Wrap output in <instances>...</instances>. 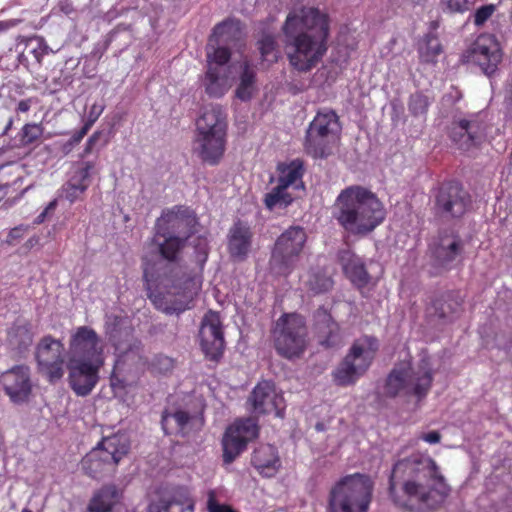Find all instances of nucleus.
<instances>
[{"label":"nucleus","mask_w":512,"mask_h":512,"mask_svg":"<svg viewBox=\"0 0 512 512\" xmlns=\"http://www.w3.org/2000/svg\"><path fill=\"white\" fill-rule=\"evenodd\" d=\"M439 317H441V318H445V317H446L445 312H444V311H442V312L439 314Z\"/></svg>","instance_id":"69168bd1"},{"label":"nucleus","mask_w":512,"mask_h":512,"mask_svg":"<svg viewBox=\"0 0 512 512\" xmlns=\"http://www.w3.org/2000/svg\"><path fill=\"white\" fill-rule=\"evenodd\" d=\"M96 172L95 161H78L73 164L69 179L61 188V197L70 203L82 200Z\"/></svg>","instance_id":"aec40b11"},{"label":"nucleus","mask_w":512,"mask_h":512,"mask_svg":"<svg viewBox=\"0 0 512 512\" xmlns=\"http://www.w3.org/2000/svg\"><path fill=\"white\" fill-rule=\"evenodd\" d=\"M345 227V237L346 242L349 243V238L351 235L353 236H360V235H367L371 233L375 226H344Z\"/></svg>","instance_id":"8fccbe9b"},{"label":"nucleus","mask_w":512,"mask_h":512,"mask_svg":"<svg viewBox=\"0 0 512 512\" xmlns=\"http://www.w3.org/2000/svg\"><path fill=\"white\" fill-rule=\"evenodd\" d=\"M43 127L37 123H27L21 129L20 141L22 145H30L37 141L43 134Z\"/></svg>","instance_id":"c03bdc74"},{"label":"nucleus","mask_w":512,"mask_h":512,"mask_svg":"<svg viewBox=\"0 0 512 512\" xmlns=\"http://www.w3.org/2000/svg\"><path fill=\"white\" fill-rule=\"evenodd\" d=\"M152 243L161 256L168 261H177L185 240L174 234L171 226H156Z\"/></svg>","instance_id":"bb28decb"},{"label":"nucleus","mask_w":512,"mask_h":512,"mask_svg":"<svg viewBox=\"0 0 512 512\" xmlns=\"http://www.w3.org/2000/svg\"><path fill=\"white\" fill-rule=\"evenodd\" d=\"M156 224H197L196 213L185 205H175L162 211Z\"/></svg>","instance_id":"4c0bfd02"},{"label":"nucleus","mask_w":512,"mask_h":512,"mask_svg":"<svg viewBox=\"0 0 512 512\" xmlns=\"http://www.w3.org/2000/svg\"><path fill=\"white\" fill-rule=\"evenodd\" d=\"M280 176L278 183L285 188L304 189L302 177L304 174L303 162L299 159L291 161L289 164L278 166Z\"/></svg>","instance_id":"e433bc0d"},{"label":"nucleus","mask_w":512,"mask_h":512,"mask_svg":"<svg viewBox=\"0 0 512 512\" xmlns=\"http://www.w3.org/2000/svg\"><path fill=\"white\" fill-rule=\"evenodd\" d=\"M103 111H104V106L97 105V104L92 105V107L89 111V114H88V119L84 125L90 129L92 127V125L100 117V115L102 114Z\"/></svg>","instance_id":"603ef678"},{"label":"nucleus","mask_w":512,"mask_h":512,"mask_svg":"<svg viewBox=\"0 0 512 512\" xmlns=\"http://www.w3.org/2000/svg\"><path fill=\"white\" fill-rule=\"evenodd\" d=\"M238 24L225 20L214 27L210 36L206 48L207 69L202 79V86L210 98L223 97L232 86V66L228 65L231 51L227 45L240 32Z\"/></svg>","instance_id":"7ed1b4c3"},{"label":"nucleus","mask_w":512,"mask_h":512,"mask_svg":"<svg viewBox=\"0 0 512 512\" xmlns=\"http://www.w3.org/2000/svg\"><path fill=\"white\" fill-rule=\"evenodd\" d=\"M251 246V233L247 226H234L230 231L228 248L232 257L243 259Z\"/></svg>","instance_id":"f704fd0d"},{"label":"nucleus","mask_w":512,"mask_h":512,"mask_svg":"<svg viewBox=\"0 0 512 512\" xmlns=\"http://www.w3.org/2000/svg\"><path fill=\"white\" fill-rule=\"evenodd\" d=\"M315 325L320 335L319 342L327 347L338 343V325L332 320L325 309H319L315 314Z\"/></svg>","instance_id":"473e14b6"},{"label":"nucleus","mask_w":512,"mask_h":512,"mask_svg":"<svg viewBox=\"0 0 512 512\" xmlns=\"http://www.w3.org/2000/svg\"><path fill=\"white\" fill-rule=\"evenodd\" d=\"M485 115L471 113L463 117H454L449 132L451 141L463 151L479 147L486 137Z\"/></svg>","instance_id":"4468645a"},{"label":"nucleus","mask_w":512,"mask_h":512,"mask_svg":"<svg viewBox=\"0 0 512 512\" xmlns=\"http://www.w3.org/2000/svg\"><path fill=\"white\" fill-rule=\"evenodd\" d=\"M379 348L373 336L356 339L349 352L333 371V379L340 386L355 384L369 369Z\"/></svg>","instance_id":"9d476101"},{"label":"nucleus","mask_w":512,"mask_h":512,"mask_svg":"<svg viewBox=\"0 0 512 512\" xmlns=\"http://www.w3.org/2000/svg\"><path fill=\"white\" fill-rule=\"evenodd\" d=\"M37 368L49 382L60 380L65 373L64 344L61 340L47 335L41 338L35 348Z\"/></svg>","instance_id":"dca6fc26"},{"label":"nucleus","mask_w":512,"mask_h":512,"mask_svg":"<svg viewBox=\"0 0 512 512\" xmlns=\"http://www.w3.org/2000/svg\"><path fill=\"white\" fill-rule=\"evenodd\" d=\"M0 384L14 403L25 401L31 392L30 369L17 365L0 375Z\"/></svg>","instance_id":"5701e85b"},{"label":"nucleus","mask_w":512,"mask_h":512,"mask_svg":"<svg viewBox=\"0 0 512 512\" xmlns=\"http://www.w3.org/2000/svg\"><path fill=\"white\" fill-rule=\"evenodd\" d=\"M193 153L202 163L216 166L222 160L227 143L228 119L219 104L206 108L196 120Z\"/></svg>","instance_id":"39448f33"},{"label":"nucleus","mask_w":512,"mask_h":512,"mask_svg":"<svg viewBox=\"0 0 512 512\" xmlns=\"http://www.w3.org/2000/svg\"><path fill=\"white\" fill-rule=\"evenodd\" d=\"M336 139L318 135V133L306 130L305 150L314 158H327L332 153V145Z\"/></svg>","instance_id":"c9c22d12"},{"label":"nucleus","mask_w":512,"mask_h":512,"mask_svg":"<svg viewBox=\"0 0 512 512\" xmlns=\"http://www.w3.org/2000/svg\"><path fill=\"white\" fill-rule=\"evenodd\" d=\"M307 130L337 140L341 127L339 118L333 110H323L317 113Z\"/></svg>","instance_id":"7c9ffc66"},{"label":"nucleus","mask_w":512,"mask_h":512,"mask_svg":"<svg viewBox=\"0 0 512 512\" xmlns=\"http://www.w3.org/2000/svg\"><path fill=\"white\" fill-rule=\"evenodd\" d=\"M252 464L262 476H274L281 466L277 449L270 444L260 445L253 452Z\"/></svg>","instance_id":"cd10ccee"},{"label":"nucleus","mask_w":512,"mask_h":512,"mask_svg":"<svg viewBox=\"0 0 512 512\" xmlns=\"http://www.w3.org/2000/svg\"><path fill=\"white\" fill-rule=\"evenodd\" d=\"M495 5L487 4L478 8L474 13V24L482 26L495 12Z\"/></svg>","instance_id":"49530a36"},{"label":"nucleus","mask_w":512,"mask_h":512,"mask_svg":"<svg viewBox=\"0 0 512 512\" xmlns=\"http://www.w3.org/2000/svg\"><path fill=\"white\" fill-rule=\"evenodd\" d=\"M10 27V24L5 21H0V32L7 30Z\"/></svg>","instance_id":"0e129e2a"},{"label":"nucleus","mask_w":512,"mask_h":512,"mask_svg":"<svg viewBox=\"0 0 512 512\" xmlns=\"http://www.w3.org/2000/svg\"><path fill=\"white\" fill-rule=\"evenodd\" d=\"M101 132L100 131H96L94 132L87 140L86 144H85V147L83 149V152L80 154V158H85L87 155H89L90 153H92L93 149H94V146L95 144L99 141L100 137H101Z\"/></svg>","instance_id":"3c124183"},{"label":"nucleus","mask_w":512,"mask_h":512,"mask_svg":"<svg viewBox=\"0 0 512 512\" xmlns=\"http://www.w3.org/2000/svg\"><path fill=\"white\" fill-rule=\"evenodd\" d=\"M306 241L301 226H290L275 243L270 260L271 270L277 275H288Z\"/></svg>","instance_id":"ddd939ff"},{"label":"nucleus","mask_w":512,"mask_h":512,"mask_svg":"<svg viewBox=\"0 0 512 512\" xmlns=\"http://www.w3.org/2000/svg\"><path fill=\"white\" fill-rule=\"evenodd\" d=\"M125 319L115 314L106 315L105 332L115 347V365L111 374V386L114 390L124 388L125 382L120 377L126 364H133L139 358V347L131 331L124 328Z\"/></svg>","instance_id":"1a4fd4ad"},{"label":"nucleus","mask_w":512,"mask_h":512,"mask_svg":"<svg viewBox=\"0 0 512 512\" xmlns=\"http://www.w3.org/2000/svg\"><path fill=\"white\" fill-rule=\"evenodd\" d=\"M47 214H48V213H47L46 211H43L42 213H40V214L38 215V217L36 218V220H35V224H40V223H42V222L45 220V217H46V215H47Z\"/></svg>","instance_id":"680f3d73"},{"label":"nucleus","mask_w":512,"mask_h":512,"mask_svg":"<svg viewBox=\"0 0 512 512\" xmlns=\"http://www.w3.org/2000/svg\"><path fill=\"white\" fill-rule=\"evenodd\" d=\"M339 260L342 264L344 273L354 285L361 288L368 284L370 277L365 270L363 263L350 250L341 251L339 254Z\"/></svg>","instance_id":"c85d7f7f"},{"label":"nucleus","mask_w":512,"mask_h":512,"mask_svg":"<svg viewBox=\"0 0 512 512\" xmlns=\"http://www.w3.org/2000/svg\"><path fill=\"white\" fill-rule=\"evenodd\" d=\"M33 341V334L26 323L14 324L8 331V343L19 352L27 350Z\"/></svg>","instance_id":"58836bf2"},{"label":"nucleus","mask_w":512,"mask_h":512,"mask_svg":"<svg viewBox=\"0 0 512 512\" xmlns=\"http://www.w3.org/2000/svg\"><path fill=\"white\" fill-rule=\"evenodd\" d=\"M248 401L255 413H275L277 417H282L283 397L270 381L260 382L253 389Z\"/></svg>","instance_id":"b1692460"},{"label":"nucleus","mask_w":512,"mask_h":512,"mask_svg":"<svg viewBox=\"0 0 512 512\" xmlns=\"http://www.w3.org/2000/svg\"><path fill=\"white\" fill-rule=\"evenodd\" d=\"M129 438L125 433H117L104 437L82 460V467L91 477L97 478L104 472H109L128 453Z\"/></svg>","instance_id":"9b49d317"},{"label":"nucleus","mask_w":512,"mask_h":512,"mask_svg":"<svg viewBox=\"0 0 512 512\" xmlns=\"http://www.w3.org/2000/svg\"><path fill=\"white\" fill-rule=\"evenodd\" d=\"M197 419L191 417L189 413L181 409L165 410L162 415V428L165 433L179 432L185 434L189 427Z\"/></svg>","instance_id":"72a5a7b5"},{"label":"nucleus","mask_w":512,"mask_h":512,"mask_svg":"<svg viewBox=\"0 0 512 512\" xmlns=\"http://www.w3.org/2000/svg\"><path fill=\"white\" fill-rule=\"evenodd\" d=\"M470 204V195L459 182L448 181L439 187L435 208L443 219H459L467 212Z\"/></svg>","instance_id":"f3484780"},{"label":"nucleus","mask_w":512,"mask_h":512,"mask_svg":"<svg viewBox=\"0 0 512 512\" xmlns=\"http://www.w3.org/2000/svg\"><path fill=\"white\" fill-rule=\"evenodd\" d=\"M261 57L265 61H275L276 56V41L274 36L265 34L258 42Z\"/></svg>","instance_id":"a18cd8bd"},{"label":"nucleus","mask_w":512,"mask_h":512,"mask_svg":"<svg viewBox=\"0 0 512 512\" xmlns=\"http://www.w3.org/2000/svg\"><path fill=\"white\" fill-rule=\"evenodd\" d=\"M467 58L477 64L484 74L492 76L502 60V52L493 35L482 34L467 50Z\"/></svg>","instance_id":"6ab92c4d"},{"label":"nucleus","mask_w":512,"mask_h":512,"mask_svg":"<svg viewBox=\"0 0 512 512\" xmlns=\"http://www.w3.org/2000/svg\"><path fill=\"white\" fill-rule=\"evenodd\" d=\"M463 249L462 241L451 232L441 234L431 245L430 250L435 260L442 266H447L457 259Z\"/></svg>","instance_id":"a878e982"},{"label":"nucleus","mask_w":512,"mask_h":512,"mask_svg":"<svg viewBox=\"0 0 512 512\" xmlns=\"http://www.w3.org/2000/svg\"><path fill=\"white\" fill-rule=\"evenodd\" d=\"M292 201L293 197L287 192V188L279 183L269 193H267L264 198V203L270 210H273L276 207H287L292 203Z\"/></svg>","instance_id":"a19ab883"},{"label":"nucleus","mask_w":512,"mask_h":512,"mask_svg":"<svg viewBox=\"0 0 512 512\" xmlns=\"http://www.w3.org/2000/svg\"><path fill=\"white\" fill-rule=\"evenodd\" d=\"M419 439H421L429 444H436L440 441L441 435L437 431H430L428 433H422L419 436Z\"/></svg>","instance_id":"864d4df0"},{"label":"nucleus","mask_w":512,"mask_h":512,"mask_svg":"<svg viewBox=\"0 0 512 512\" xmlns=\"http://www.w3.org/2000/svg\"><path fill=\"white\" fill-rule=\"evenodd\" d=\"M69 383L78 396H87L99 380V371L104 363L79 362L67 363Z\"/></svg>","instance_id":"4be33fe9"},{"label":"nucleus","mask_w":512,"mask_h":512,"mask_svg":"<svg viewBox=\"0 0 512 512\" xmlns=\"http://www.w3.org/2000/svg\"><path fill=\"white\" fill-rule=\"evenodd\" d=\"M282 30L289 62L298 71H310L326 54L329 17L319 9L302 7L290 12Z\"/></svg>","instance_id":"f03ea898"},{"label":"nucleus","mask_w":512,"mask_h":512,"mask_svg":"<svg viewBox=\"0 0 512 512\" xmlns=\"http://www.w3.org/2000/svg\"><path fill=\"white\" fill-rule=\"evenodd\" d=\"M335 215L339 224H381L386 208L378 196L361 185L343 189L336 198Z\"/></svg>","instance_id":"423d86ee"},{"label":"nucleus","mask_w":512,"mask_h":512,"mask_svg":"<svg viewBox=\"0 0 512 512\" xmlns=\"http://www.w3.org/2000/svg\"><path fill=\"white\" fill-rule=\"evenodd\" d=\"M443 3L446 4L447 8L451 12H460L463 13L469 10L472 5V0H442Z\"/></svg>","instance_id":"09e8293b"},{"label":"nucleus","mask_w":512,"mask_h":512,"mask_svg":"<svg viewBox=\"0 0 512 512\" xmlns=\"http://www.w3.org/2000/svg\"><path fill=\"white\" fill-rule=\"evenodd\" d=\"M89 128L87 126H83L79 131L73 134L71 139L69 140L70 145H76L80 143V141L84 138V136L88 133Z\"/></svg>","instance_id":"6e6d98bb"},{"label":"nucleus","mask_w":512,"mask_h":512,"mask_svg":"<svg viewBox=\"0 0 512 512\" xmlns=\"http://www.w3.org/2000/svg\"><path fill=\"white\" fill-rule=\"evenodd\" d=\"M207 509L209 512H237L228 505L218 503L213 491L208 494Z\"/></svg>","instance_id":"de8ad7c7"},{"label":"nucleus","mask_w":512,"mask_h":512,"mask_svg":"<svg viewBox=\"0 0 512 512\" xmlns=\"http://www.w3.org/2000/svg\"><path fill=\"white\" fill-rule=\"evenodd\" d=\"M57 206V201L56 200H53L51 201L48 206L45 208L44 211H46L47 213L51 212V211H54L55 208Z\"/></svg>","instance_id":"052dcab7"},{"label":"nucleus","mask_w":512,"mask_h":512,"mask_svg":"<svg viewBox=\"0 0 512 512\" xmlns=\"http://www.w3.org/2000/svg\"><path fill=\"white\" fill-rule=\"evenodd\" d=\"M257 435L258 426L252 418L238 420L228 427L222 441L224 462H233Z\"/></svg>","instance_id":"a211bd4d"},{"label":"nucleus","mask_w":512,"mask_h":512,"mask_svg":"<svg viewBox=\"0 0 512 512\" xmlns=\"http://www.w3.org/2000/svg\"><path fill=\"white\" fill-rule=\"evenodd\" d=\"M307 329L304 318L296 313L283 314L273 329L277 352L288 359L299 357L307 345Z\"/></svg>","instance_id":"f8f14e48"},{"label":"nucleus","mask_w":512,"mask_h":512,"mask_svg":"<svg viewBox=\"0 0 512 512\" xmlns=\"http://www.w3.org/2000/svg\"><path fill=\"white\" fill-rule=\"evenodd\" d=\"M238 74L239 83L235 90V97L243 102L250 101L257 90L256 69L247 60H244L239 64Z\"/></svg>","instance_id":"c756f323"},{"label":"nucleus","mask_w":512,"mask_h":512,"mask_svg":"<svg viewBox=\"0 0 512 512\" xmlns=\"http://www.w3.org/2000/svg\"><path fill=\"white\" fill-rule=\"evenodd\" d=\"M430 104V97L422 91L411 94L407 102L408 111L415 118H425Z\"/></svg>","instance_id":"37998d69"},{"label":"nucleus","mask_w":512,"mask_h":512,"mask_svg":"<svg viewBox=\"0 0 512 512\" xmlns=\"http://www.w3.org/2000/svg\"><path fill=\"white\" fill-rule=\"evenodd\" d=\"M374 483L361 473L340 478L330 489L327 512H368Z\"/></svg>","instance_id":"0eeeda50"},{"label":"nucleus","mask_w":512,"mask_h":512,"mask_svg":"<svg viewBox=\"0 0 512 512\" xmlns=\"http://www.w3.org/2000/svg\"><path fill=\"white\" fill-rule=\"evenodd\" d=\"M12 125H13V118H10L4 128V131H3V135H6L8 133V131L12 128Z\"/></svg>","instance_id":"e2e57ef3"},{"label":"nucleus","mask_w":512,"mask_h":512,"mask_svg":"<svg viewBox=\"0 0 512 512\" xmlns=\"http://www.w3.org/2000/svg\"><path fill=\"white\" fill-rule=\"evenodd\" d=\"M419 58L423 63H434L442 52V46L436 35L429 33L419 44Z\"/></svg>","instance_id":"ea45409f"},{"label":"nucleus","mask_w":512,"mask_h":512,"mask_svg":"<svg viewBox=\"0 0 512 512\" xmlns=\"http://www.w3.org/2000/svg\"><path fill=\"white\" fill-rule=\"evenodd\" d=\"M119 500L120 493L115 486H104L90 500L87 512H116Z\"/></svg>","instance_id":"2f4dec72"},{"label":"nucleus","mask_w":512,"mask_h":512,"mask_svg":"<svg viewBox=\"0 0 512 512\" xmlns=\"http://www.w3.org/2000/svg\"><path fill=\"white\" fill-rule=\"evenodd\" d=\"M144 279L147 282L149 299L156 309L168 315H178L190 309L201 286L196 277L186 273L181 276L166 275L154 285L153 273L148 266L144 267Z\"/></svg>","instance_id":"20e7f679"},{"label":"nucleus","mask_w":512,"mask_h":512,"mask_svg":"<svg viewBox=\"0 0 512 512\" xmlns=\"http://www.w3.org/2000/svg\"><path fill=\"white\" fill-rule=\"evenodd\" d=\"M450 487L436 462L418 454L398 460L390 477V495L396 505L423 512L441 505Z\"/></svg>","instance_id":"f257e3e1"},{"label":"nucleus","mask_w":512,"mask_h":512,"mask_svg":"<svg viewBox=\"0 0 512 512\" xmlns=\"http://www.w3.org/2000/svg\"><path fill=\"white\" fill-rule=\"evenodd\" d=\"M32 102H33L32 98L23 99V100L19 101L16 111L22 112V113L28 112L31 108Z\"/></svg>","instance_id":"13d9d810"},{"label":"nucleus","mask_w":512,"mask_h":512,"mask_svg":"<svg viewBox=\"0 0 512 512\" xmlns=\"http://www.w3.org/2000/svg\"><path fill=\"white\" fill-rule=\"evenodd\" d=\"M306 285L314 294H320L332 288L333 280L326 270L312 271L306 280Z\"/></svg>","instance_id":"79ce46f5"},{"label":"nucleus","mask_w":512,"mask_h":512,"mask_svg":"<svg viewBox=\"0 0 512 512\" xmlns=\"http://www.w3.org/2000/svg\"><path fill=\"white\" fill-rule=\"evenodd\" d=\"M24 234V226H14L8 235L7 242L13 244L16 239L22 237Z\"/></svg>","instance_id":"5fc2aeb1"},{"label":"nucleus","mask_w":512,"mask_h":512,"mask_svg":"<svg viewBox=\"0 0 512 512\" xmlns=\"http://www.w3.org/2000/svg\"><path fill=\"white\" fill-rule=\"evenodd\" d=\"M508 93L509 96L507 98L508 105L512 106V77L510 82L508 83Z\"/></svg>","instance_id":"bf43d9fd"},{"label":"nucleus","mask_w":512,"mask_h":512,"mask_svg":"<svg viewBox=\"0 0 512 512\" xmlns=\"http://www.w3.org/2000/svg\"><path fill=\"white\" fill-rule=\"evenodd\" d=\"M79 362L104 363L101 339L88 326L77 327L70 337L67 363Z\"/></svg>","instance_id":"2eb2a0df"},{"label":"nucleus","mask_w":512,"mask_h":512,"mask_svg":"<svg viewBox=\"0 0 512 512\" xmlns=\"http://www.w3.org/2000/svg\"><path fill=\"white\" fill-rule=\"evenodd\" d=\"M199 336L205 355L212 360H216L222 354L224 348V337L218 313L209 311L205 314Z\"/></svg>","instance_id":"412c9836"},{"label":"nucleus","mask_w":512,"mask_h":512,"mask_svg":"<svg viewBox=\"0 0 512 512\" xmlns=\"http://www.w3.org/2000/svg\"><path fill=\"white\" fill-rule=\"evenodd\" d=\"M194 503L185 488L161 491L148 506V512H193Z\"/></svg>","instance_id":"393cba45"},{"label":"nucleus","mask_w":512,"mask_h":512,"mask_svg":"<svg viewBox=\"0 0 512 512\" xmlns=\"http://www.w3.org/2000/svg\"><path fill=\"white\" fill-rule=\"evenodd\" d=\"M287 90L293 94L296 95L298 93H301L304 91V84L303 83H294V82H286Z\"/></svg>","instance_id":"4d7b16f0"},{"label":"nucleus","mask_w":512,"mask_h":512,"mask_svg":"<svg viewBox=\"0 0 512 512\" xmlns=\"http://www.w3.org/2000/svg\"><path fill=\"white\" fill-rule=\"evenodd\" d=\"M433 380L432 368L425 358L417 363L403 360L396 364L386 381V393L390 396L404 395L424 398Z\"/></svg>","instance_id":"6e6552de"}]
</instances>
